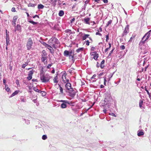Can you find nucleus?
Instances as JSON below:
<instances>
[{
	"label": "nucleus",
	"mask_w": 151,
	"mask_h": 151,
	"mask_svg": "<svg viewBox=\"0 0 151 151\" xmlns=\"http://www.w3.org/2000/svg\"><path fill=\"white\" fill-rule=\"evenodd\" d=\"M96 75L94 74L92 76L91 78H94L96 77Z\"/></svg>",
	"instance_id": "obj_60"
},
{
	"label": "nucleus",
	"mask_w": 151,
	"mask_h": 151,
	"mask_svg": "<svg viewBox=\"0 0 151 151\" xmlns=\"http://www.w3.org/2000/svg\"><path fill=\"white\" fill-rule=\"evenodd\" d=\"M6 44L7 45V46H8V45H9L10 43H9V39H6Z\"/></svg>",
	"instance_id": "obj_36"
},
{
	"label": "nucleus",
	"mask_w": 151,
	"mask_h": 151,
	"mask_svg": "<svg viewBox=\"0 0 151 151\" xmlns=\"http://www.w3.org/2000/svg\"><path fill=\"white\" fill-rule=\"evenodd\" d=\"M129 32V25H127L124 29V30L122 34V36L124 37Z\"/></svg>",
	"instance_id": "obj_4"
},
{
	"label": "nucleus",
	"mask_w": 151,
	"mask_h": 151,
	"mask_svg": "<svg viewBox=\"0 0 151 151\" xmlns=\"http://www.w3.org/2000/svg\"><path fill=\"white\" fill-rule=\"evenodd\" d=\"M57 86H58V87H59L60 88V92L61 93H63V89L59 85H56Z\"/></svg>",
	"instance_id": "obj_24"
},
{
	"label": "nucleus",
	"mask_w": 151,
	"mask_h": 151,
	"mask_svg": "<svg viewBox=\"0 0 151 151\" xmlns=\"http://www.w3.org/2000/svg\"><path fill=\"white\" fill-rule=\"evenodd\" d=\"M147 37L146 39L145 40H144L143 41H142L143 43H144L145 41H146L150 37V34H148L147 33L144 36V37L142 38V40H143L145 37H146V36H147Z\"/></svg>",
	"instance_id": "obj_10"
},
{
	"label": "nucleus",
	"mask_w": 151,
	"mask_h": 151,
	"mask_svg": "<svg viewBox=\"0 0 151 151\" xmlns=\"http://www.w3.org/2000/svg\"><path fill=\"white\" fill-rule=\"evenodd\" d=\"M111 22H112V21L111 20H109L108 23H107V26H109V25L111 23Z\"/></svg>",
	"instance_id": "obj_39"
},
{
	"label": "nucleus",
	"mask_w": 151,
	"mask_h": 151,
	"mask_svg": "<svg viewBox=\"0 0 151 151\" xmlns=\"http://www.w3.org/2000/svg\"><path fill=\"white\" fill-rule=\"evenodd\" d=\"M28 64L27 62H25L24 64H22V68H24L25 67L27 66Z\"/></svg>",
	"instance_id": "obj_29"
},
{
	"label": "nucleus",
	"mask_w": 151,
	"mask_h": 151,
	"mask_svg": "<svg viewBox=\"0 0 151 151\" xmlns=\"http://www.w3.org/2000/svg\"><path fill=\"white\" fill-rule=\"evenodd\" d=\"M40 78L42 82L43 83L48 82L50 78V76L47 74L45 75L43 71L40 73Z\"/></svg>",
	"instance_id": "obj_1"
},
{
	"label": "nucleus",
	"mask_w": 151,
	"mask_h": 151,
	"mask_svg": "<svg viewBox=\"0 0 151 151\" xmlns=\"http://www.w3.org/2000/svg\"><path fill=\"white\" fill-rule=\"evenodd\" d=\"M29 22H30L32 24H36L37 23L36 22H34L33 21H30Z\"/></svg>",
	"instance_id": "obj_40"
},
{
	"label": "nucleus",
	"mask_w": 151,
	"mask_h": 151,
	"mask_svg": "<svg viewBox=\"0 0 151 151\" xmlns=\"http://www.w3.org/2000/svg\"><path fill=\"white\" fill-rule=\"evenodd\" d=\"M66 83L65 86L67 89L70 91H72L73 89L71 88V84L68 82Z\"/></svg>",
	"instance_id": "obj_6"
},
{
	"label": "nucleus",
	"mask_w": 151,
	"mask_h": 151,
	"mask_svg": "<svg viewBox=\"0 0 151 151\" xmlns=\"http://www.w3.org/2000/svg\"><path fill=\"white\" fill-rule=\"evenodd\" d=\"M83 49L84 48L83 47L79 48L76 50V51L77 52L79 53L80 52L82 51L83 50Z\"/></svg>",
	"instance_id": "obj_19"
},
{
	"label": "nucleus",
	"mask_w": 151,
	"mask_h": 151,
	"mask_svg": "<svg viewBox=\"0 0 151 151\" xmlns=\"http://www.w3.org/2000/svg\"><path fill=\"white\" fill-rule=\"evenodd\" d=\"M90 20V18H89L88 17V18H85L84 19V22L85 23L88 24H89L90 23H89V21Z\"/></svg>",
	"instance_id": "obj_15"
},
{
	"label": "nucleus",
	"mask_w": 151,
	"mask_h": 151,
	"mask_svg": "<svg viewBox=\"0 0 151 151\" xmlns=\"http://www.w3.org/2000/svg\"><path fill=\"white\" fill-rule=\"evenodd\" d=\"M36 17H38L39 18V16L37 15H35V16H33V18H35Z\"/></svg>",
	"instance_id": "obj_58"
},
{
	"label": "nucleus",
	"mask_w": 151,
	"mask_h": 151,
	"mask_svg": "<svg viewBox=\"0 0 151 151\" xmlns=\"http://www.w3.org/2000/svg\"><path fill=\"white\" fill-rule=\"evenodd\" d=\"M105 101H106L107 103L109 104L112 100L111 96L109 95H108L105 98Z\"/></svg>",
	"instance_id": "obj_5"
},
{
	"label": "nucleus",
	"mask_w": 151,
	"mask_h": 151,
	"mask_svg": "<svg viewBox=\"0 0 151 151\" xmlns=\"http://www.w3.org/2000/svg\"><path fill=\"white\" fill-rule=\"evenodd\" d=\"M33 74V72L32 71H30L28 74V76L27 77V79L30 80L32 78V74Z\"/></svg>",
	"instance_id": "obj_13"
},
{
	"label": "nucleus",
	"mask_w": 151,
	"mask_h": 151,
	"mask_svg": "<svg viewBox=\"0 0 151 151\" xmlns=\"http://www.w3.org/2000/svg\"><path fill=\"white\" fill-rule=\"evenodd\" d=\"M75 20V18H73V19H72L71 21H70V23H73V22Z\"/></svg>",
	"instance_id": "obj_49"
},
{
	"label": "nucleus",
	"mask_w": 151,
	"mask_h": 151,
	"mask_svg": "<svg viewBox=\"0 0 151 151\" xmlns=\"http://www.w3.org/2000/svg\"><path fill=\"white\" fill-rule=\"evenodd\" d=\"M69 56V59L71 60L73 62H74V60L73 59V56L71 54Z\"/></svg>",
	"instance_id": "obj_25"
},
{
	"label": "nucleus",
	"mask_w": 151,
	"mask_h": 151,
	"mask_svg": "<svg viewBox=\"0 0 151 151\" xmlns=\"http://www.w3.org/2000/svg\"><path fill=\"white\" fill-rule=\"evenodd\" d=\"M72 91L73 90L69 92V96L72 97H73L75 96L76 93L75 92Z\"/></svg>",
	"instance_id": "obj_12"
},
{
	"label": "nucleus",
	"mask_w": 151,
	"mask_h": 151,
	"mask_svg": "<svg viewBox=\"0 0 151 151\" xmlns=\"http://www.w3.org/2000/svg\"><path fill=\"white\" fill-rule=\"evenodd\" d=\"M52 40L54 41L55 42H56V43L57 44H58L59 42L58 39L55 38H53Z\"/></svg>",
	"instance_id": "obj_34"
},
{
	"label": "nucleus",
	"mask_w": 151,
	"mask_h": 151,
	"mask_svg": "<svg viewBox=\"0 0 151 151\" xmlns=\"http://www.w3.org/2000/svg\"><path fill=\"white\" fill-rule=\"evenodd\" d=\"M99 31H98V32H97L96 33V35H99L100 36H101L102 35L100 33H99Z\"/></svg>",
	"instance_id": "obj_43"
},
{
	"label": "nucleus",
	"mask_w": 151,
	"mask_h": 151,
	"mask_svg": "<svg viewBox=\"0 0 151 151\" xmlns=\"http://www.w3.org/2000/svg\"><path fill=\"white\" fill-rule=\"evenodd\" d=\"M85 42H86V45H87L88 46L89 45L90 42L88 40L86 41Z\"/></svg>",
	"instance_id": "obj_41"
},
{
	"label": "nucleus",
	"mask_w": 151,
	"mask_h": 151,
	"mask_svg": "<svg viewBox=\"0 0 151 151\" xmlns=\"http://www.w3.org/2000/svg\"><path fill=\"white\" fill-rule=\"evenodd\" d=\"M137 135L139 137L143 135H144V133L143 132V130H138L137 132Z\"/></svg>",
	"instance_id": "obj_11"
},
{
	"label": "nucleus",
	"mask_w": 151,
	"mask_h": 151,
	"mask_svg": "<svg viewBox=\"0 0 151 151\" xmlns=\"http://www.w3.org/2000/svg\"><path fill=\"white\" fill-rule=\"evenodd\" d=\"M26 14H27V16L28 17H29V14L28 13V12H26Z\"/></svg>",
	"instance_id": "obj_64"
},
{
	"label": "nucleus",
	"mask_w": 151,
	"mask_h": 151,
	"mask_svg": "<svg viewBox=\"0 0 151 151\" xmlns=\"http://www.w3.org/2000/svg\"><path fill=\"white\" fill-rule=\"evenodd\" d=\"M20 100L22 102H25L26 101V99H25L22 96L20 99Z\"/></svg>",
	"instance_id": "obj_31"
},
{
	"label": "nucleus",
	"mask_w": 151,
	"mask_h": 151,
	"mask_svg": "<svg viewBox=\"0 0 151 151\" xmlns=\"http://www.w3.org/2000/svg\"><path fill=\"white\" fill-rule=\"evenodd\" d=\"M120 48L122 50H123L125 49V47L124 45H122L120 46Z\"/></svg>",
	"instance_id": "obj_38"
},
{
	"label": "nucleus",
	"mask_w": 151,
	"mask_h": 151,
	"mask_svg": "<svg viewBox=\"0 0 151 151\" xmlns=\"http://www.w3.org/2000/svg\"><path fill=\"white\" fill-rule=\"evenodd\" d=\"M6 88L5 89V90L6 91H7L9 92L10 91V89L9 87H7V88L6 87Z\"/></svg>",
	"instance_id": "obj_42"
},
{
	"label": "nucleus",
	"mask_w": 151,
	"mask_h": 151,
	"mask_svg": "<svg viewBox=\"0 0 151 151\" xmlns=\"http://www.w3.org/2000/svg\"><path fill=\"white\" fill-rule=\"evenodd\" d=\"M98 31H99V32H102V28L101 27H99V30H98Z\"/></svg>",
	"instance_id": "obj_59"
},
{
	"label": "nucleus",
	"mask_w": 151,
	"mask_h": 151,
	"mask_svg": "<svg viewBox=\"0 0 151 151\" xmlns=\"http://www.w3.org/2000/svg\"><path fill=\"white\" fill-rule=\"evenodd\" d=\"M62 78L65 83L69 81L68 78H67L66 75L65 74L63 75Z\"/></svg>",
	"instance_id": "obj_7"
},
{
	"label": "nucleus",
	"mask_w": 151,
	"mask_h": 151,
	"mask_svg": "<svg viewBox=\"0 0 151 151\" xmlns=\"http://www.w3.org/2000/svg\"><path fill=\"white\" fill-rule=\"evenodd\" d=\"M34 90L36 92H39V90L37 89L36 88H34Z\"/></svg>",
	"instance_id": "obj_48"
},
{
	"label": "nucleus",
	"mask_w": 151,
	"mask_h": 151,
	"mask_svg": "<svg viewBox=\"0 0 151 151\" xmlns=\"http://www.w3.org/2000/svg\"><path fill=\"white\" fill-rule=\"evenodd\" d=\"M106 42H108V41L109 40V36L108 35H107L106 36Z\"/></svg>",
	"instance_id": "obj_47"
},
{
	"label": "nucleus",
	"mask_w": 151,
	"mask_h": 151,
	"mask_svg": "<svg viewBox=\"0 0 151 151\" xmlns=\"http://www.w3.org/2000/svg\"><path fill=\"white\" fill-rule=\"evenodd\" d=\"M18 91H15L11 95V96L12 97L13 96L16 95L18 94Z\"/></svg>",
	"instance_id": "obj_28"
},
{
	"label": "nucleus",
	"mask_w": 151,
	"mask_h": 151,
	"mask_svg": "<svg viewBox=\"0 0 151 151\" xmlns=\"http://www.w3.org/2000/svg\"><path fill=\"white\" fill-rule=\"evenodd\" d=\"M7 30H6V39H9V35H8L7 33Z\"/></svg>",
	"instance_id": "obj_35"
},
{
	"label": "nucleus",
	"mask_w": 151,
	"mask_h": 151,
	"mask_svg": "<svg viewBox=\"0 0 151 151\" xmlns=\"http://www.w3.org/2000/svg\"><path fill=\"white\" fill-rule=\"evenodd\" d=\"M46 59V58L45 57H43L42 59V60L44 62Z\"/></svg>",
	"instance_id": "obj_53"
},
{
	"label": "nucleus",
	"mask_w": 151,
	"mask_h": 151,
	"mask_svg": "<svg viewBox=\"0 0 151 151\" xmlns=\"http://www.w3.org/2000/svg\"><path fill=\"white\" fill-rule=\"evenodd\" d=\"M52 65V64H49L47 66V68H49Z\"/></svg>",
	"instance_id": "obj_55"
},
{
	"label": "nucleus",
	"mask_w": 151,
	"mask_h": 151,
	"mask_svg": "<svg viewBox=\"0 0 151 151\" xmlns=\"http://www.w3.org/2000/svg\"><path fill=\"white\" fill-rule=\"evenodd\" d=\"M148 67V65H147V66L145 67V71H146L147 69V68Z\"/></svg>",
	"instance_id": "obj_63"
},
{
	"label": "nucleus",
	"mask_w": 151,
	"mask_h": 151,
	"mask_svg": "<svg viewBox=\"0 0 151 151\" xmlns=\"http://www.w3.org/2000/svg\"><path fill=\"white\" fill-rule=\"evenodd\" d=\"M58 77L57 76H56L55 78H54L53 79V82L54 83H57L58 82Z\"/></svg>",
	"instance_id": "obj_21"
},
{
	"label": "nucleus",
	"mask_w": 151,
	"mask_h": 151,
	"mask_svg": "<svg viewBox=\"0 0 151 151\" xmlns=\"http://www.w3.org/2000/svg\"><path fill=\"white\" fill-rule=\"evenodd\" d=\"M90 35L88 34H84V35L82 37V39L83 40H85L87 38L89 37Z\"/></svg>",
	"instance_id": "obj_17"
},
{
	"label": "nucleus",
	"mask_w": 151,
	"mask_h": 151,
	"mask_svg": "<svg viewBox=\"0 0 151 151\" xmlns=\"http://www.w3.org/2000/svg\"><path fill=\"white\" fill-rule=\"evenodd\" d=\"M145 90L146 91L147 94L149 96H150V93L149 92V91H148V90H147V89H145Z\"/></svg>",
	"instance_id": "obj_52"
},
{
	"label": "nucleus",
	"mask_w": 151,
	"mask_h": 151,
	"mask_svg": "<svg viewBox=\"0 0 151 151\" xmlns=\"http://www.w3.org/2000/svg\"><path fill=\"white\" fill-rule=\"evenodd\" d=\"M33 44V41L31 38L28 39V41L27 44V50H30L32 48V46Z\"/></svg>",
	"instance_id": "obj_2"
},
{
	"label": "nucleus",
	"mask_w": 151,
	"mask_h": 151,
	"mask_svg": "<svg viewBox=\"0 0 151 151\" xmlns=\"http://www.w3.org/2000/svg\"><path fill=\"white\" fill-rule=\"evenodd\" d=\"M109 115H112V116H114L115 117L116 116L115 115V114L114 113H110L109 114Z\"/></svg>",
	"instance_id": "obj_50"
},
{
	"label": "nucleus",
	"mask_w": 151,
	"mask_h": 151,
	"mask_svg": "<svg viewBox=\"0 0 151 151\" xmlns=\"http://www.w3.org/2000/svg\"><path fill=\"white\" fill-rule=\"evenodd\" d=\"M103 111L105 113H106V109H104L103 110Z\"/></svg>",
	"instance_id": "obj_61"
},
{
	"label": "nucleus",
	"mask_w": 151,
	"mask_h": 151,
	"mask_svg": "<svg viewBox=\"0 0 151 151\" xmlns=\"http://www.w3.org/2000/svg\"><path fill=\"white\" fill-rule=\"evenodd\" d=\"M105 61L104 60H103L101 63V65H103Z\"/></svg>",
	"instance_id": "obj_56"
},
{
	"label": "nucleus",
	"mask_w": 151,
	"mask_h": 151,
	"mask_svg": "<svg viewBox=\"0 0 151 151\" xmlns=\"http://www.w3.org/2000/svg\"><path fill=\"white\" fill-rule=\"evenodd\" d=\"M6 82V80L5 79H3V83L4 84V85H5V88H6V85L5 84Z\"/></svg>",
	"instance_id": "obj_51"
},
{
	"label": "nucleus",
	"mask_w": 151,
	"mask_h": 151,
	"mask_svg": "<svg viewBox=\"0 0 151 151\" xmlns=\"http://www.w3.org/2000/svg\"><path fill=\"white\" fill-rule=\"evenodd\" d=\"M105 101V99L104 100H102L101 101L100 104H101V105L102 106H104L105 105H107V104H108L106 101Z\"/></svg>",
	"instance_id": "obj_14"
},
{
	"label": "nucleus",
	"mask_w": 151,
	"mask_h": 151,
	"mask_svg": "<svg viewBox=\"0 0 151 151\" xmlns=\"http://www.w3.org/2000/svg\"><path fill=\"white\" fill-rule=\"evenodd\" d=\"M42 45H44L46 47H47L48 46V45H49L47 44L45 42H43V43H42Z\"/></svg>",
	"instance_id": "obj_37"
},
{
	"label": "nucleus",
	"mask_w": 151,
	"mask_h": 151,
	"mask_svg": "<svg viewBox=\"0 0 151 151\" xmlns=\"http://www.w3.org/2000/svg\"><path fill=\"white\" fill-rule=\"evenodd\" d=\"M21 29V27L20 25H17L16 27V28H15V30H20Z\"/></svg>",
	"instance_id": "obj_22"
},
{
	"label": "nucleus",
	"mask_w": 151,
	"mask_h": 151,
	"mask_svg": "<svg viewBox=\"0 0 151 151\" xmlns=\"http://www.w3.org/2000/svg\"><path fill=\"white\" fill-rule=\"evenodd\" d=\"M47 47L51 53H54L53 49L51 46L49 45Z\"/></svg>",
	"instance_id": "obj_16"
},
{
	"label": "nucleus",
	"mask_w": 151,
	"mask_h": 151,
	"mask_svg": "<svg viewBox=\"0 0 151 151\" xmlns=\"http://www.w3.org/2000/svg\"><path fill=\"white\" fill-rule=\"evenodd\" d=\"M35 6V5L34 4H31V3H29V4H28V6L29 7H34Z\"/></svg>",
	"instance_id": "obj_32"
},
{
	"label": "nucleus",
	"mask_w": 151,
	"mask_h": 151,
	"mask_svg": "<svg viewBox=\"0 0 151 151\" xmlns=\"http://www.w3.org/2000/svg\"><path fill=\"white\" fill-rule=\"evenodd\" d=\"M18 16H14L13 18V22L14 23V24L15 25L16 24V21L17 19L18 18Z\"/></svg>",
	"instance_id": "obj_18"
},
{
	"label": "nucleus",
	"mask_w": 151,
	"mask_h": 151,
	"mask_svg": "<svg viewBox=\"0 0 151 151\" xmlns=\"http://www.w3.org/2000/svg\"><path fill=\"white\" fill-rule=\"evenodd\" d=\"M44 7V6L42 4H39L38 6V8L39 9H43Z\"/></svg>",
	"instance_id": "obj_20"
},
{
	"label": "nucleus",
	"mask_w": 151,
	"mask_h": 151,
	"mask_svg": "<svg viewBox=\"0 0 151 151\" xmlns=\"http://www.w3.org/2000/svg\"><path fill=\"white\" fill-rule=\"evenodd\" d=\"M72 51L70 52L65 50L64 51V55L66 56H69L70 54H72Z\"/></svg>",
	"instance_id": "obj_9"
},
{
	"label": "nucleus",
	"mask_w": 151,
	"mask_h": 151,
	"mask_svg": "<svg viewBox=\"0 0 151 151\" xmlns=\"http://www.w3.org/2000/svg\"><path fill=\"white\" fill-rule=\"evenodd\" d=\"M143 103V101L142 100H140L139 101V106L140 108H142V105Z\"/></svg>",
	"instance_id": "obj_26"
},
{
	"label": "nucleus",
	"mask_w": 151,
	"mask_h": 151,
	"mask_svg": "<svg viewBox=\"0 0 151 151\" xmlns=\"http://www.w3.org/2000/svg\"><path fill=\"white\" fill-rule=\"evenodd\" d=\"M47 138V136L45 135H44L42 136V138L43 140H45Z\"/></svg>",
	"instance_id": "obj_33"
},
{
	"label": "nucleus",
	"mask_w": 151,
	"mask_h": 151,
	"mask_svg": "<svg viewBox=\"0 0 151 151\" xmlns=\"http://www.w3.org/2000/svg\"><path fill=\"white\" fill-rule=\"evenodd\" d=\"M112 75L110 74L108 76V78L107 79L108 81H110V79L112 77Z\"/></svg>",
	"instance_id": "obj_27"
},
{
	"label": "nucleus",
	"mask_w": 151,
	"mask_h": 151,
	"mask_svg": "<svg viewBox=\"0 0 151 151\" xmlns=\"http://www.w3.org/2000/svg\"><path fill=\"white\" fill-rule=\"evenodd\" d=\"M64 14V11L63 10H60V11L59 13V15L60 16H62Z\"/></svg>",
	"instance_id": "obj_23"
},
{
	"label": "nucleus",
	"mask_w": 151,
	"mask_h": 151,
	"mask_svg": "<svg viewBox=\"0 0 151 151\" xmlns=\"http://www.w3.org/2000/svg\"><path fill=\"white\" fill-rule=\"evenodd\" d=\"M59 101L63 102L60 106L61 108L63 109L65 108L66 107L67 104H69V101L67 100H61Z\"/></svg>",
	"instance_id": "obj_3"
},
{
	"label": "nucleus",
	"mask_w": 151,
	"mask_h": 151,
	"mask_svg": "<svg viewBox=\"0 0 151 151\" xmlns=\"http://www.w3.org/2000/svg\"><path fill=\"white\" fill-rule=\"evenodd\" d=\"M55 70L54 69H53V70H52L51 71V73H55Z\"/></svg>",
	"instance_id": "obj_62"
},
{
	"label": "nucleus",
	"mask_w": 151,
	"mask_h": 151,
	"mask_svg": "<svg viewBox=\"0 0 151 151\" xmlns=\"http://www.w3.org/2000/svg\"><path fill=\"white\" fill-rule=\"evenodd\" d=\"M106 82H107V80H106V78H104V85H106Z\"/></svg>",
	"instance_id": "obj_44"
},
{
	"label": "nucleus",
	"mask_w": 151,
	"mask_h": 151,
	"mask_svg": "<svg viewBox=\"0 0 151 151\" xmlns=\"http://www.w3.org/2000/svg\"><path fill=\"white\" fill-rule=\"evenodd\" d=\"M91 54L92 56H93V58L95 60L97 59L99 56L98 54H97V53L96 52H92L91 53Z\"/></svg>",
	"instance_id": "obj_8"
},
{
	"label": "nucleus",
	"mask_w": 151,
	"mask_h": 151,
	"mask_svg": "<svg viewBox=\"0 0 151 151\" xmlns=\"http://www.w3.org/2000/svg\"><path fill=\"white\" fill-rule=\"evenodd\" d=\"M110 48H109V47L108 48H106L105 50V52H107L109 50V49Z\"/></svg>",
	"instance_id": "obj_57"
},
{
	"label": "nucleus",
	"mask_w": 151,
	"mask_h": 151,
	"mask_svg": "<svg viewBox=\"0 0 151 151\" xmlns=\"http://www.w3.org/2000/svg\"><path fill=\"white\" fill-rule=\"evenodd\" d=\"M12 11L13 12H16V10L15 9L14 7H13L12 8Z\"/></svg>",
	"instance_id": "obj_45"
},
{
	"label": "nucleus",
	"mask_w": 151,
	"mask_h": 151,
	"mask_svg": "<svg viewBox=\"0 0 151 151\" xmlns=\"http://www.w3.org/2000/svg\"><path fill=\"white\" fill-rule=\"evenodd\" d=\"M135 37V36L134 35L133 36L132 35V36L131 37V38H130L129 42H132L133 39Z\"/></svg>",
	"instance_id": "obj_30"
},
{
	"label": "nucleus",
	"mask_w": 151,
	"mask_h": 151,
	"mask_svg": "<svg viewBox=\"0 0 151 151\" xmlns=\"http://www.w3.org/2000/svg\"><path fill=\"white\" fill-rule=\"evenodd\" d=\"M103 1L104 3H107L108 2V0H103Z\"/></svg>",
	"instance_id": "obj_54"
},
{
	"label": "nucleus",
	"mask_w": 151,
	"mask_h": 151,
	"mask_svg": "<svg viewBox=\"0 0 151 151\" xmlns=\"http://www.w3.org/2000/svg\"><path fill=\"white\" fill-rule=\"evenodd\" d=\"M114 49H113L110 52L109 56L111 55V54L113 52Z\"/></svg>",
	"instance_id": "obj_46"
}]
</instances>
